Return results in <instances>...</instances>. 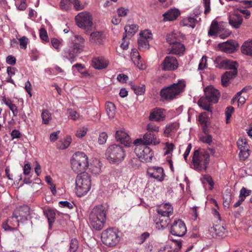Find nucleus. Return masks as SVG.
Instances as JSON below:
<instances>
[{"instance_id":"obj_1","label":"nucleus","mask_w":252,"mask_h":252,"mask_svg":"<svg viewBox=\"0 0 252 252\" xmlns=\"http://www.w3.org/2000/svg\"><path fill=\"white\" fill-rule=\"evenodd\" d=\"M156 212L153 217L156 227L158 230H163L170 222V217L173 213V208L170 204L166 203L157 208Z\"/></svg>"},{"instance_id":"obj_2","label":"nucleus","mask_w":252,"mask_h":252,"mask_svg":"<svg viewBox=\"0 0 252 252\" xmlns=\"http://www.w3.org/2000/svg\"><path fill=\"white\" fill-rule=\"evenodd\" d=\"M85 42V39L83 37L79 35H75L71 37V41L68 44V46L63 49V57L69 60H73L83 50Z\"/></svg>"},{"instance_id":"obj_3","label":"nucleus","mask_w":252,"mask_h":252,"mask_svg":"<svg viewBox=\"0 0 252 252\" xmlns=\"http://www.w3.org/2000/svg\"><path fill=\"white\" fill-rule=\"evenodd\" d=\"M205 97H202L198 101L199 106L204 110L212 114L211 103H216L218 102L220 97L219 91L211 86L207 87L204 89Z\"/></svg>"},{"instance_id":"obj_4","label":"nucleus","mask_w":252,"mask_h":252,"mask_svg":"<svg viewBox=\"0 0 252 252\" xmlns=\"http://www.w3.org/2000/svg\"><path fill=\"white\" fill-rule=\"evenodd\" d=\"M106 211L102 206L94 207L89 215V220L92 227L95 230L100 231L103 229L106 222Z\"/></svg>"},{"instance_id":"obj_5","label":"nucleus","mask_w":252,"mask_h":252,"mask_svg":"<svg viewBox=\"0 0 252 252\" xmlns=\"http://www.w3.org/2000/svg\"><path fill=\"white\" fill-rule=\"evenodd\" d=\"M192 162L194 170L198 172L206 171L210 162L209 153L204 149L195 150Z\"/></svg>"},{"instance_id":"obj_6","label":"nucleus","mask_w":252,"mask_h":252,"mask_svg":"<svg viewBox=\"0 0 252 252\" xmlns=\"http://www.w3.org/2000/svg\"><path fill=\"white\" fill-rule=\"evenodd\" d=\"M72 170L78 174L85 173L88 168V157L84 152H77L74 153L70 158Z\"/></svg>"},{"instance_id":"obj_7","label":"nucleus","mask_w":252,"mask_h":252,"mask_svg":"<svg viewBox=\"0 0 252 252\" xmlns=\"http://www.w3.org/2000/svg\"><path fill=\"white\" fill-rule=\"evenodd\" d=\"M186 87L185 81L180 80L177 83H173L168 87L162 88L160 92L161 97L165 100L170 101L184 91Z\"/></svg>"},{"instance_id":"obj_8","label":"nucleus","mask_w":252,"mask_h":252,"mask_svg":"<svg viewBox=\"0 0 252 252\" xmlns=\"http://www.w3.org/2000/svg\"><path fill=\"white\" fill-rule=\"evenodd\" d=\"M76 193L78 196L85 195L91 189V179L87 173L78 174L76 178Z\"/></svg>"},{"instance_id":"obj_9","label":"nucleus","mask_w":252,"mask_h":252,"mask_svg":"<svg viewBox=\"0 0 252 252\" xmlns=\"http://www.w3.org/2000/svg\"><path fill=\"white\" fill-rule=\"evenodd\" d=\"M119 230L114 227L108 228L103 231L101 240L103 243L108 247L117 246L121 240Z\"/></svg>"},{"instance_id":"obj_10","label":"nucleus","mask_w":252,"mask_h":252,"mask_svg":"<svg viewBox=\"0 0 252 252\" xmlns=\"http://www.w3.org/2000/svg\"><path fill=\"white\" fill-rule=\"evenodd\" d=\"M106 157L110 162H116L124 159L125 153L121 146L114 144L110 146L107 149Z\"/></svg>"},{"instance_id":"obj_11","label":"nucleus","mask_w":252,"mask_h":252,"mask_svg":"<svg viewBox=\"0 0 252 252\" xmlns=\"http://www.w3.org/2000/svg\"><path fill=\"white\" fill-rule=\"evenodd\" d=\"M134 152L142 162H151L154 157V152L151 149L145 145L134 144Z\"/></svg>"},{"instance_id":"obj_12","label":"nucleus","mask_w":252,"mask_h":252,"mask_svg":"<svg viewBox=\"0 0 252 252\" xmlns=\"http://www.w3.org/2000/svg\"><path fill=\"white\" fill-rule=\"evenodd\" d=\"M78 26L86 30H90L93 26V18L91 14L87 12L79 13L75 17Z\"/></svg>"},{"instance_id":"obj_13","label":"nucleus","mask_w":252,"mask_h":252,"mask_svg":"<svg viewBox=\"0 0 252 252\" xmlns=\"http://www.w3.org/2000/svg\"><path fill=\"white\" fill-rule=\"evenodd\" d=\"M170 232L173 235L182 237L187 232L185 223L180 219L175 220L171 223Z\"/></svg>"},{"instance_id":"obj_14","label":"nucleus","mask_w":252,"mask_h":252,"mask_svg":"<svg viewBox=\"0 0 252 252\" xmlns=\"http://www.w3.org/2000/svg\"><path fill=\"white\" fill-rule=\"evenodd\" d=\"M160 142V139L158 138L156 135L153 132L147 131L143 137V139H137L134 142V144L145 145L146 146L153 144L157 145Z\"/></svg>"},{"instance_id":"obj_15","label":"nucleus","mask_w":252,"mask_h":252,"mask_svg":"<svg viewBox=\"0 0 252 252\" xmlns=\"http://www.w3.org/2000/svg\"><path fill=\"white\" fill-rule=\"evenodd\" d=\"M215 63L216 66L219 68H225L230 70H235L237 69L238 64L235 61H230L227 59H222L220 57H217L215 61Z\"/></svg>"},{"instance_id":"obj_16","label":"nucleus","mask_w":252,"mask_h":252,"mask_svg":"<svg viewBox=\"0 0 252 252\" xmlns=\"http://www.w3.org/2000/svg\"><path fill=\"white\" fill-rule=\"evenodd\" d=\"M147 173L150 177L154 178L159 182L163 181L165 177L164 170L160 167H149L147 169Z\"/></svg>"},{"instance_id":"obj_17","label":"nucleus","mask_w":252,"mask_h":252,"mask_svg":"<svg viewBox=\"0 0 252 252\" xmlns=\"http://www.w3.org/2000/svg\"><path fill=\"white\" fill-rule=\"evenodd\" d=\"M162 69L164 71H172L176 69L178 63L176 58L173 56H166L162 64Z\"/></svg>"},{"instance_id":"obj_18","label":"nucleus","mask_w":252,"mask_h":252,"mask_svg":"<svg viewBox=\"0 0 252 252\" xmlns=\"http://www.w3.org/2000/svg\"><path fill=\"white\" fill-rule=\"evenodd\" d=\"M165 110L160 108L152 109L150 113L149 119L151 121L159 122L163 121L166 118Z\"/></svg>"},{"instance_id":"obj_19","label":"nucleus","mask_w":252,"mask_h":252,"mask_svg":"<svg viewBox=\"0 0 252 252\" xmlns=\"http://www.w3.org/2000/svg\"><path fill=\"white\" fill-rule=\"evenodd\" d=\"M218 46L221 51L226 53H232L236 50L238 45L235 41L229 40L226 42L219 43Z\"/></svg>"},{"instance_id":"obj_20","label":"nucleus","mask_w":252,"mask_h":252,"mask_svg":"<svg viewBox=\"0 0 252 252\" xmlns=\"http://www.w3.org/2000/svg\"><path fill=\"white\" fill-rule=\"evenodd\" d=\"M105 39V35L101 31H95L91 33L90 35V41L91 43L101 45L103 44Z\"/></svg>"},{"instance_id":"obj_21","label":"nucleus","mask_w":252,"mask_h":252,"mask_svg":"<svg viewBox=\"0 0 252 252\" xmlns=\"http://www.w3.org/2000/svg\"><path fill=\"white\" fill-rule=\"evenodd\" d=\"M115 138L117 141L126 146H128L131 143L129 136L123 130L116 131Z\"/></svg>"},{"instance_id":"obj_22","label":"nucleus","mask_w":252,"mask_h":252,"mask_svg":"<svg viewBox=\"0 0 252 252\" xmlns=\"http://www.w3.org/2000/svg\"><path fill=\"white\" fill-rule=\"evenodd\" d=\"M198 120L201 125L203 131L205 133L208 132V127L210 124L208 114L207 112L202 113L199 115Z\"/></svg>"},{"instance_id":"obj_23","label":"nucleus","mask_w":252,"mask_h":252,"mask_svg":"<svg viewBox=\"0 0 252 252\" xmlns=\"http://www.w3.org/2000/svg\"><path fill=\"white\" fill-rule=\"evenodd\" d=\"M243 21V19L242 15L239 13H234L229 17L230 25L236 29H238L240 27Z\"/></svg>"},{"instance_id":"obj_24","label":"nucleus","mask_w":252,"mask_h":252,"mask_svg":"<svg viewBox=\"0 0 252 252\" xmlns=\"http://www.w3.org/2000/svg\"><path fill=\"white\" fill-rule=\"evenodd\" d=\"M108 64V61L102 57L94 58L92 60V65L95 69H101L106 68Z\"/></svg>"},{"instance_id":"obj_25","label":"nucleus","mask_w":252,"mask_h":252,"mask_svg":"<svg viewBox=\"0 0 252 252\" xmlns=\"http://www.w3.org/2000/svg\"><path fill=\"white\" fill-rule=\"evenodd\" d=\"M185 46L179 41L172 45L170 53L172 54L181 56L184 54L185 51Z\"/></svg>"},{"instance_id":"obj_26","label":"nucleus","mask_w":252,"mask_h":252,"mask_svg":"<svg viewBox=\"0 0 252 252\" xmlns=\"http://www.w3.org/2000/svg\"><path fill=\"white\" fill-rule=\"evenodd\" d=\"M180 14L179 10L176 8H171L168 10L163 16L164 21H173L175 20Z\"/></svg>"},{"instance_id":"obj_27","label":"nucleus","mask_w":252,"mask_h":252,"mask_svg":"<svg viewBox=\"0 0 252 252\" xmlns=\"http://www.w3.org/2000/svg\"><path fill=\"white\" fill-rule=\"evenodd\" d=\"M101 167L100 161L97 159H94L88 167L90 171L94 175L99 174L101 172Z\"/></svg>"},{"instance_id":"obj_28","label":"nucleus","mask_w":252,"mask_h":252,"mask_svg":"<svg viewBox=\"0 0 252 252\" xmlns=\"http://www.w3.org/2000/svg\"><path fill=\"white\" fill-rule=\"evenodd\" d=\"M14 213H17L18 218L19 217L21 220H27L30 215V208L28 206L20 207Z\"/></svg>"},{"instance_id":"obj_29","label":"nucleus","mask_w":252,"mask_h":252,"mask_svg":"<svg viewBox=\"0 0 252 252\" xmlns=\"http://www.w3.org/2000/svg\"><path fill=\"white\" fill-rule=\"evenodd\" d=\"M131 59L134 64L141 70L146 68L145 64L141 59V56L137 52H133L131 55Z\"/></svg>"},{"instance_id":"obj_30","label":"nucleus","mask_w":252,"mask_h":252,"mask_svg":"<svg viewBox=\"0 0 252 252\" xmlns=\"http://www.w3.org/2000/svg\"><path fill=\"white\" fill-rule=\"evenodd\" d=\"M182 36L179 32H172L166 36V41L170 45H172L181 41Z\"/></svg>"},{"instance_id":"obj_31","label":"nucleus","mask_w":252,"mask_h":252,"mask_svg":"<svg viewBox=\"0 0 252 252\" xmlns=\"http://www.w3.org/2000/svg\"><path fill=\"white\" fill-rule=\"evenodd\" d=\"M243 54L252 56V39L245 41L241 47Z\"/></svg>"},{"instance_id":"obj_32","label":"nucleus","mask_w":252,"mask_h":252,"mask_svg":"<svg viewBox=\"0 0 252 252\" xmlns=\"http://www.w3.org/2000/svg\"><path fill=\"white\" fill-rule=\"evenodd\" d=\"M179 127V123L177 122L170 123L165 126L164 133L167 137H169L171 132H175Z\"/></svg>"},{"instance_id":"obj_33","label":"nucleus","mask_w":252,"mask_h":252,"mask_svg":"<svg viewBox=\"0 0 252 252\" xmlns=\"http://www.w3.org/2000/svg\"><path fill=\"white\" fill-rule=\"evenodd\" d=\"M220 28L218 25V22L216 20H213L208 31V35L210 36L217 35L220 33Z\"/></svg>"},{"instance_id":"obj_34","label":"nucleus","mask_w":252,"mask_h":252,"mask_svg":"<svg viewBox=\"0 0 252 252\" xmlns=\"http://www.w3.org/2000/svg\"><path fill=\"white\" fill-rule=\"evenodd\" d=\"M44 214L47 217L50 227H51L53 223L55 221L56 218V213L54 210L52 209H48L43 211Z\"/></svg>"},{"instance_id":"obj_35","label":"nucleus","mask_w":252,"mask_h":252,"mask_svg":"<svg viewBox=\"0 0 252 252\" xmlns=\"http://www.w3.org/2000/svg\"><path fill=\"white\" fill-rule=\"evenodd\" d=\"M105 109L107 115L109 118H113L116 114V106L114 103L107 102L105 104Z\"/></svg>"},{"instance_id":"obj_36","label":"nucleus","mask_w":252,"mask_h":252,"mask_svg":"<svg viewBox=\"0 0 252 252\" xmlns=\"http://www.w3.org/2000/svg\"><path fill=\"white\" fill-rule=\"evenodd\" d=\"M6 221L12 227L14 228L15 230H17V227L19 225V220L17 213H13L12 217L8 219Z\"/></svg>"},{"instance_id":"obj_37","label":"nucleus","mask_w":252,"mask_h":252,"mask_svg":"<svg viewBox=\"0 0 252 252\" xmlns=\"http://www.w3.org/2000/svg\"><path fill=\"white\" fill-rule=\"evenodd\" d=\"M249 148V144H245L243 147H238L240 150L239 156L242 159H245L250 156Z\"/></svg>"},{"instance_id":"obj_38","label":"nucleus","mask_w":252,"mask_h":252,"mask_svg":"<svg viewBox=\"0 0 252 252\" xmlns=\"http://www.w3.org/2000/svg\"><path fill=\"white\" fill-rule=\"evenodd\" d=\"M138 48L141 51H144L149 48V40L144 38H139L138 40Z\"/></svg>"},{"instance_id":"obj_39","label":"nucleus","mask_w":252,"mask_h":252,"mask_svg":"<svg viewBox=\"0 0 252 252\" xmlns=\"http://www.w3.org/2000/svg\"><path fill=\"white\" fill-rule=\"evenodd\" d=\"M41 118L42 119V123L48 125L52 119V115L48 110L45 109L42 111Z\"/></svg>"},{"instance_id":"obj_40","label":"nucleus","mask_w":252,"mask_h":252,"mask_svg":"<svg viewBox=\"0 0 252 252\" xmlns=\"http://www.w3.org/2000/svg\"><path fill=\"white\" fill-rule=\"evenodd\" d=\"M138 30V26L136 24L126 25L125 27V32L133 35Z\"/></svg>"},{"instance_id":"obj_41","label":"nucleus","mask_w":252,"mask_h":252,"mask_svg":"<svg viewBox=\"0 0 252 252\" xmlns=\"http://www.w3.org/2000/svg\"><path fill=\"white\" fill-rule=\"evenodd\" d=\"M71 138L67 137L63 141H59L58 143V148L61 149H65L69 147L71 142Z\"/></svg>"},{"instance_id":"obj_42","label":"nucleus","mask_w":252,"mask_h":252,"mask_svg":"<svg viewBox=\"0 0 252 252\" xmlns=\"http://www.w3.org/2000/svg\"><path fill=\"white\" fill-rule=\"evenodd\" d=\"M232 195L231 193V190L229 189H227L223 195V203L225 204V206L229 205L230 203L232 201Z\"/></svg>"},{"instance_id":"obj_43","label":"nucleus","mask_w":252,"mask_h":252,"mask_svg":"<svg viewBox=\"0 0 252 252\" xmlns=\"http://www.w3.org/2000/svg\"><path fill=\"white\" fill-rule=\"evenodd\" d=\"M196 22L197 20L195 18L191 17L185 19L183 21L184 26H188L192 28H194L195 27Z\"/></svg>"},{"instance_id":"obj_44","label":"nucleus","mask_w":252,"mask_h":252,"mask_svg":"<svg viewBox=\"0 0 252 252\" xmlns=\"http://www.w3.org/2000/svg\"><path fill=\"white\" fill-rule=\"evenodd\" d=\"M79 247V242L76 238L72 239L69 243V252H76Z\"/></svg>"},{"instance_id":"obj_45","label":"nucleus","mask_w":252,"mask_h":252,"mask_svg":"<svg viewBox=\"0 0 252 252\" xmlns=\"http://www.w3.org/2000/svg\"><path fill=\"white\" fill-rule=\"evenodd\" d=\"M131 88L133 90L134 92L137 95H141L145 92V87L144 85L141 86H137L132 85Z\"/></svg>"},{"instance_id":"obj_46","label":"nucleus","mask_w":252,"mask_h":252,"mask_svg":"<svg viewBox=\"0 0 252 252\" xmlns=\"http://www.w3.org/2000/svg\"><path fill=\"white\" fill-rule=\"evenodd\" d=\"M72 5V0H61L60 4L62 10H68L70 9Z\"/></svg>"},{"instance_id":"obj_47","label":"nucleus","mask_w":252,"mask_h":252,"mask_svg":"<svg viewBox=\"0 0 252 252\" xmlns=\"http://www.w3.org/2000/svg\"><path fill=\"white\" fill-rule=\"evenodd\" d=\"M251 193V190L248 189L246 188L243 187L240 191L239 198H241L245 200L246 197L250 195Z\"/></svg>"},{"instance_id":"obj_48","label":"nucleus","mask_w":252,"mask_h":252,"mask_svg":"<svg viewBox=\"0 0 252 252\" xmlns=\"http://www.w3.org/2000/svg\"><path fill=\"white\" fill-rule=\"evenodd\" d=\"M203 182L204 183H208L210 186V189H212L214 185V183L211 176L209 175H205L203 176Z\"/></svg>"},{"instance_id":"obj_49","label":"nucleus","mask_w":252,"mask_h":252,"mask_svg":"<svg viewBox=\"0 0 252 252\" xmlns=\"http://www.w3.org/2000/svg\"><path fill=\"white\" fill-rule=\"evenodd\" d=\"M40 37L41 39L46 42L49 41V37L45 29L42 28L40 30Z\"/></svg>"},{"instance_id":"obj_50","label":"nucleus","mask_w":252,"mask_h":252,"mask_svg":"<svg viewBox=\"0 0 252 252\" xmlns=\"http://www.w3.org/2000/svg\"><path fill=\"white\" fill-rule=\"evenodd\" d=\"M108 136L106 132H103L100 133L98 139V142L100 145L104 144L106 143V140L107 139Z\"/></svg>"},{"instance_id":"obj_51","label":"nucleus","mask_w":252,"mask_h":252,"mask_svg":"<svg viewBox=\"0 0 252 252\" xmlns=\"http://www.w3.org/2000/svg\"><path fill=\"white\" fill-rule=\"evenodd\" d=\"M72 4L76 10H81L84 8V5L80 3L79 0H72Z\"/></svg>"},{"instance_id":"obj_52","label":"nucleus","mask_w":252,"mask_h":252,"mask_svg":"<svg viewBox=\"0 0 252 252\" xmlns=\"http://www.w3.org/2000/svg\"><path fill=\"white\" fill-rule=\"evenodd\" d=\"M141 160L138 158H133L131 159L130 165L134 169L138 168L141 165Z\"/></svg>"},{"instance_id":"obj_53","label":"nucleus","mask_w":252,"mask_h":252,"mask_svg":"<svg viewBox=\"0 0 252 252\" xmlns=\"http://www.w3.org/2000/svg\"><path fill=\"white\" fill-rule=\"evenodd\" d=\"M200 140L203 143L210 145L212 142V137L210 135L206 134L205 135L200 137Z\"/></svg>"},{"instance_id":"obj_54","label":"nucleus","mask_w":252,"mask_h":252,"mask_svg":"<svg viewBox=\"0 0 252 252\" xmlns=\"http://www.w3.org/2000/svg\"><path fill=\"white\" fill-rule=\"evenodd\" d=\"M147 129L148 131L153 133V132H158L159 131V127L153 123H149L147 126Z\"/></svg>"},{"instance_id":"obj_55","label":"nucleus","mask_w":252,"mask_h":252,"mask_svg":"<svg viewBox=\"0 0 252 252\" xmlns=\"http://www.w3.org/2000/svg\"><path fill=\"white\" fill-rule=\"evenodd\" d=\"M234 111V108L232 106H228L226 108L225 111V115H226V123H228V120L231 117V115L232 113Z\"/></svg>"},{"instance_id":"obj_56","label":"nucleus","mask_w":252,"mask_h":252,"mask_svg":"<svg viewBox=\"0 0 252 252\" xmlns=\"http://www.w3.org/2000/svg\"><path fill=\"white\" fill-rule=\"evenodd\" d=\"M207 57L203 56L198 65L199 70H203L207 67Z\"/></svg>"},{"instance_id":"obj_57","label":"nucleus","mask_w":252,"mask_h":252,"mask_svg":"<svg viewBox=\"0 0 252 252\" xmlns=\"http://www.w3.org/2000/svg\"><path fill=\"white\" fill-rule=\"evenodd\" d=\"M214 229L216 232V234H217L219 236H222L225 231V228L223 226L221 225H216L214 228Z\"/></svg>"},{"instance_id":"obj_58","label":"nucleus","mask_w":252,"mask_h":252,"mask_svg":"<svg viewBox=\"0 0 252 252\" xmlns=\"http://www.w3.org/2000/svg\"><path fill=\"white\" fill-rule=\"evenodd\" d=\"M150 236V233L148 232H145L142 233L138 238V240L139 241V244H143L146 240L149 238Z\"/></svg>"},{"instance_id":"obj_59","label":"nucleus","mask_w":252,"mask_h":252,"mask_svg":"<svg viewBox=\"0 0 252 252\" xmlns=\"http://www.w3.org/2000/svg\"><path fill=\"white\" fill-rule=\"evenodd\" d=\"M87 129L84 127L79 128L77 130L75 135L77 137L82 138L85 136L87 133Z\"/></svg>"},{"instance_id":"obj_60","label":"nucleus","mask_w":252,"mask_h":252,"mask_svg":"<svg viewBox=\"0 0 252 252\" xmlns=\"http://www.w3.org/2000/svg\"><path fill=\"white\" fill-rule=\"evenodd\" d=\"M210 2L211 0H203V5L205 7L204 13L206 15L210 12Z\"/></svg>"},{"instance_id":"obj_61","label":"nucleus","mask_w":252,"mask_h":252,"mask_svg":"<svg viewBox=\"0 0 252 252\" xmlns=\"http://www.w3.org/2000/svg\"><path fill=\"white\" fill-rule=\"evenodd\" d=\"M10 135L11 137V140H12L15 138H20L22 136V134L18 130L14 129L10 133Z\"/></svg>"},{"instance_id":"obj_62","label":"nucleus","mask_w":252,"mask_h":252,"mask_svg":"<svg viewBox=\"0 0 252 252\" xmlns=\"http://www.w3.org/2000/svg\"><path fill=\"white\" fill-rule=\"evenodd\" d=\"M20 46L21 48L26 49L28 43V38L26 36H23L19 39Z\"/></svg>"},{"instance_id":"obj_63","label":"nucleus","mask_w":252,"mask_h":252,"mask_svg":"<svg viewBox=\"0 0 252 252\" xmlns=\"http://www.w3.org/2000/svg\"><path fill=\"white\" fill-rule=\"evenodd\" d=\"M140 38H145L148 40L152 38V33L148 30L144 31L140 33Z\"/></svg>"},{"instance_id":"obj_64","label":"nucleus","mask_w":252,"mask_h":252,"mask_svg":"<svg viewBox=\"0 0 252 252\" xmlns=\"http://www.w3.org/2000/svg\"><path fill=\"white\" fill-rule=\"evenodd\" d=\"M51 43L56 49L59 50L61 44V41L57 38H53L51 39Z\"/></svg>"}]
</instances>
